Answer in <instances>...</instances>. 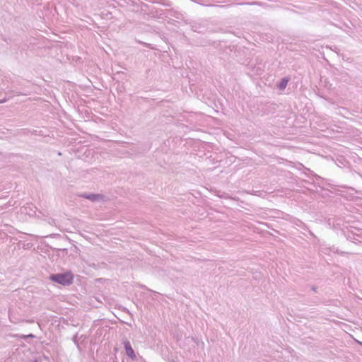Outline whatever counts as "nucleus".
Listing matches in <instances>:
<instances>
[{"instance_id": "f257e3e1", "label": "nucleus", "mask_w": 362, "mask_h": 362, "mask_svg": "<svg viewBox=\"0 0 362 362\" xmlns=\"http://www.w3.org/2000/svg\"><path fill=\"white\" fill-rule=\"evenodd\" d=\"M49 279L52 281L66 286L71 284L73 281V276L70 272H65L60 274H52L50 276Z\"/></svg>"}, {"instance_id": "f03ea898", "label": "nucleus", "mask_w": 362, "mask_h": 362, "mask_svg": "<svg viewBox=\"0 0 362 362\" xmlns=\"http://www.w3.org/2000/svg\"><path fill=\"white\" fill-rule=\"evenodd\" d=\"M22 245V247L23 249H30L31 247H33V249H57L56 247H53L49 244L44 240L42 238L36 241L35 243H28L26 245L25 243H18V247L20 249Z\"/></svg>"}, {"instance_id": "7ed1b4c3", "label": "nucleus", "mask_w": 362, "mask_h": 362, "mask_svg": "<svg viewBox=\"0 0 362 362\" xmlns=\"http://www.w3.org/2000/svg\"><path fill=\"white\" fill-rule=\"evenodd\" d=\"M81 197L88 199L93 202L100 201L103 199V195L100 194H95V193H83L80 195Z\"/></svg>"}, {"instance_id": "20e7f679", "label": "nucleus", "mask_w": 362, "mask_h": 362, "mask_svg": "<svg viewBox=\"0 0 362 362\" xmlns=\"http://www.w3.org/2000/svg\"><path fill=\"white\" fill-rule=\"evenodd\" d=\"M290 79L291 78L288 76H284L281 78L280 81L276 84L277 88L279 90H284L286 88Z\"/></svg>"}, {"instance_id": "39448f33", "label": "nucleus", "mask_w": 362, "mask_h": 362, "mask_svg": "<svg viewBox=\"0 0 362 362\" xmlns=\"http://www.w3.org/2000/svg\"><path fill=\"white\" fill-rule=\"evenodd\" d=\"M161 12L162 10H158L153 7L148 13H146V15L153 18H160L162 15Z\"/></svg>"}, {"instance_id": "423d86ee", "label": "nucleus", "mask_w": 362, "mask_h": 362, "mask_svg": "<svg viewBox=\"0 0 362 362\" xmlns=\"http://www.w3.org/2000/svg\"><path fill=\"white\" fill-rule=\"evenodd\" d=\"M124 347H125L126 354H127V356H129L132 359H134V353L129 342L126 341L125 344H124Z\"/></svg>"}, {"instance_id": "0eeeda50", "label": "nucleus", "mask_w": 362, "mask_h": 362, "mask_svg": "<svg viewBox=\"0 0 362 362\" xmlns=\"http://www.w3.org/2000/svg\"><path fill=\"white\" fill-rule=\"evenodd\" d=\"M139 7H140V10L138 11L137 12L139 13L140 14L146 15V13H148V11L151 10L150 6L144 2L140 3Z\"/></svg>"}, {"instance_id": "6e6552de", "label": "nucleus", "mask_w": 362, "mask_h": 362, "mask_svg": "<svg viewBox=\"0 0 362 362\" xmlns=\"http://www.w3.org/2000/svg\"><path fill=\"white\" fill-rule=\"evenodd\" d=\"M150 2L152 4H160L166 7H171L173 5L172 2L169 0H150Z\"/></svg>"}, {"instance_id": "1a4fd4ad", "label": "nucleus", "mask_w": 362, "mask_h": 362, "mask_svg": "<svg viewBox=\"0 0 362 362\" xmlns=\"http://www.w3.org/2000/svg\"><path fill=\"white\" fill-rule=\"evenodd\" d=\"M312 175L316 179V180H320L321 181L320 182H317V186H319L320 187L323 189L324 188L323 186H322L323 178L321 177L320 175L314 173L313 172H312Z\"/></svg>"}, {"instance_id": "9d476101", "label": "nucleus", "mask_w": 362, "mask_h": 362, "mask_svg": "<svg viewBox=\"0 0 362 362\" xmlns=\"http://www.w3.org/2000/svg\"><path fill=\"white\" fill-rule=\"evenodd\" d=\"M124 1L127 4H129L133 7H136V8H139V4H138L136 3V1H134V0H124Z\"/></svg>"}, {"instance_id": "9b49d317", "label": "nucleus", "mask_w": 362, "mask_h": 362, "mask_svg": "<svg viewBox=\"0 0 362 362\" xmlns=\"http://www.w3.org/2000/svg\"><path fill=\"white\" fill-rule=\"evenodd\" d=\"M233 47H232L231 46H226V49H224V52L226 53V54H230L232 51H233Z\"/></svg>"}, {"instance_id": "f8f14e48", "label": "nucleus", "mask_w": 362, "mask_h": 362, "mask_svg": "<svg viewBox=\"0 0 362 362\" xmlns=\"http://www.w3.org/2000/svg\"><path fill=\"white\" fill-rule=\"evenodd\" d=\"M262 71L263 70L262 69L257 68L256 72H257V74H261Z\"/></svg>"}, {"instance_id": "ddd939ff", "label": "nucleus", "mask_w": 362, "mask_h": 362, "mask_svg": "<svg viewBox=\"0 0 362 362\" xmlns=\"http://www.w3.org/2000/svg\"><path fill=\"white\" fill-rule=\"evenodd\" d=\"M117 74H118V75H124V73H123V72H117Z\"/></svg>"}, {"instance_id": "4468645a", "label": "nucleus", "mask_w": 362, "mask_h": 362, "mask_svg": "<svg viewBox=\"0 0 362 362\" xmlns=\"http://www.w3.org/2000/svg\"><path fill=\"white\" fill-rule=\"evenodd\" d=\"M310 235L313 236L314 238H316V237L315 236V235H314L311 231H310Z\"/></svg>"}, {"instance_id": "2eb2a0df", "label": "nucleus", "mask_w": 362, "mask_h": 362, "mask_svg": "<svg viewBox=\"0 0 362 362\" xmlns=\"http://www.w3.org/2000/svg\"><path fill=\"white\" fill-rule=\"evenodd\" d=\"M338 48L335 46L334 48L332 49V50L336 51Z\"/></svg>"}, {"instance_id": "dca6fc26", "label": "nucleus", "mask_w": 362, "mask_h": 362, "mask_svg": "<svg viewBox=\"0 0 362 362\" xmlns=\"http://www.w3.org/2000/svg\"><path fill=\"white\" fill-rule=\"evenodd\" d=\"M122 88L124 89L123 86H122L119 88V90H120V91H122Z\"/></svg>"}, {"instance_id": "f3484780", "label": "nucleus", "mask_w": 362, "mask_h": 362, "mask_svg": "<svg viewBox=\"0 0 362 362\" xmlns=\"http://www.w3.org/2000/svg\"><path fill=\"white\" fill-rule=\"evenodd\" d=\"M4 101H5L4 100H0V103H4Z\"/></svg>"}]
</instances>
